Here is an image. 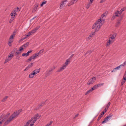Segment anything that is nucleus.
Returning <instances> with one entry per match:
<instances>
[{"label":"nucleus","instance_id":"1","mask_svg":"<svg viewBox=\"0 0 126 126\" xmlns=\"http://www.w3.org/2000/svg\"><path fill=\"white\" fill-rule=\"evenodd\" d=\"M106 16L104 14L102 15L100 18L98 19L92 27V29H93L96 28L95 31H98L100 28L101 26L104 22L105 20L103 18Z\"/></svg>","mask_w":126,"mask_h":126},{"label":"nucleus","instance_id":"2","mask_svg":"<svg viewBox=\"0 0 126 126\" xmlns=\"http://www.w3.org/2000/svg\"><path fill=\"white\" fill-rule=\"evenodd\" d=\"M41 117L40 115L36 114L33 117H32L31 119L27 122L24 126H32L33 125L34 123L39 118Z\"/></svg>","mask_w":126,"mask_h":126},{"label":"nucleus","instance_id":"3","mask_svg":"<svg viewBox=\"0 0 126 126\" xmlns=\"http://www.w3.org/2000/svg\"><path fill=\"white\" fill-rule=\"evenodd\" d=\"M16 31H14L10 36L8 42V45L9 46H12L11 43L13 41L14 37L16 34Z\"/></svg>","mask_w":126,"mask_h":126},{"label":"nucleus","instance_id":"4","mask_svg":"<svg viewBox=\"0 0 126 126\" xmlns=\"http://www.w3.org/2000/svg\"><path fill=\"white\" fill-rule=\"evenodd\" d=\"M20 10L18 7L16 8L14 10L11 12L10 14L11 16H16L17 15L16 12L19 11Z\"/></svg>","mask_w":126,"mask_h":126},{"label":"nucleus","instance_id":"5","mask_svg":"<svg viewBox=\"0 0 126 126\" xmlns=\"http://www.w3.org/2000/svg\"><path fill=\"white\" fill-rule=\"evenodd\" d=\"M116 33L110 35L109 38V40H110L112 42H113L115 40V39L116 36Z\"/></svg>","mask_w":126,"mask_h":126},{"label":"nucleus","instance_id":"6","mask_svg":"<svg viewBox=\"0 0 126 126\" xmlns=\"http://www.w3.org/2000/svg\"><path fill=\"white\" fill-rule=\"evenodd\" d=\"M96 80L95 78L94 77L90 79L87 82L88 85H89L91 84H93L95 82Z\"/></svg>","mask_w":126,"mask_h":126},{"label":"nucleus","instance_id":"7","mask_svg":"<svg viewBox=\"0 0 126 126\" xmlns=\"http://www.w3.org/2000/svg\"><path fill=\"white\" fill-rule=\"evenodd\" d=\"M18 115L15 112L11 116L9 117L12 120H13Z\"/></svg>","mask_w":126,"mask_h":126},{"label":"nucleus","instance_id":"8","mask_svg":"<svg viewBox=\"0 0 126 126\" xmlns=\"http://www.w3.org/2000/svg\"><path fill=\"white\" fill-rule=\"evenodd\" d=\"M66 68L65 66L63 65L60 68H59L57 71V72H61L65 69Z\"/></svg>","mask_w":126,"mask_h":126},{"label":"nucleus","instance_id":"9","mask_svg":"<svg viewBox=\"0 0 126 126\" xmlns=\"http://www.w3.org/2000/svg\"><path fill=\"white\" fill-rule=\"evenodd\" d=\"M121 14L122 13L120 11L117 10L115 12L114 14L116 17H118L121 15Z\"/></svg>","mask_w":126,"mask_h":126},{"label":"nucleus","instance_id":"10","mask_svg":"<svg viewBox=\"0 0 126 126\" xmlns=\"http://www.w3.org/2000/svg\"><path fill=\"white\" fill-rule=\"evenodd\" d=\"M113 42H112L110 40H109L108 41H107L106 43V46L107 47H110V45Z\"/></svg>","mask_w":126,"mask_h":126},{"label":"nucleus","instance_id":"11","mask_svg":"<svg viewBox=\"0 0 126 126\" xmlns=\"http://www.w3.org/2000/svg\"><path fill=\"white\" fill-rule=\"evenodd\" d=\"M32 51V50H31L28 51L27 53H23L22 54V56H23L27 57L29 55V54L31 53Z\"/></svg>","mask_w":126,"mask_h":126},{"label":"nucleus","instance_id":"12","mask_svg":"<svg viewBox=\"0 0 126 126\" xmlns=\"http://www.w3.org/2000/svg\"><path fill=\"white\" fill-rule=\"evenodd\" d=\"M70 63V59H67L65 63L63 64V65L65 66V67H66V66L68 65L69 63Z\"/></svg>","mask_w":126,"mask_h":126},{"label":"nucleus","instance_id":"13","mask_svg":"<svg viewBox=\"0 0 126 126\" xmlns=\"http://www.w3.org/2000/svg\"><path fill=\"white\" fill-rule=\"evenodd\" d=\"M12 121V120L9 117L8 119L5 122L3 125L5 126L7 125Z\"/></svg>","mask_w":126,"mask_h":126},{"label":"nucleus","instance_id":"14","mask_svg":"<svg viewBox=\"0 0 126 126\" xmlns=\"http://www.w3.org/2000/svg\"><path fill=\"white\" fill-rule=\"evenodd\" d=\"M40 69H37L33 70V72L35 74H37L40 71Z\"/></svg>","mask_w":126,"mask_h":126},{"label":"nucleus","instance_id":"15","mask_svg":"<svg viewBox=\"0 0 126 126\" xmlns=\"http://www.w3.org/2000/svg\"><path fill=\"white\" fill-rule=\"evenodd\" d=\"M67 0H65L63 1L62 3L60 5V8L62 9L64 6L65 5V4H64V2H66Z\"/></svg>","mask_w":126,"mask_h":126},{"label":"nucleus","instance_id":"16","mask_svg":"<svg viewBox=\"0 0 126 126\" xmlns=\"http://www.w3.org/2000/svg\"><path fill=\"white\" fill-rule=\"evenodd\" d=\"M35 76L36 75L32 71V73L29 74V77L30 78H32Z\"/></svg>","mask_w":126,"mask_h":126},{"label":"nucleus","instance_id":"17","mask_svg":"<svg viewBox=\"0 0 126 126\" xmlns=\"http://www.w3.org/2000/svg\"><path fill=\"white\" fill-rule=\"evenodd\" d=\"M109 119L108 118V117H107L104 119V120L102 122V124H104L106 123L108 121V120Z\"/></svg>","mask_w":126,"mask_h":126},{"label":"nucleus","instance_id":"18","mask_svg":"<svg viewBox=\"0 0 126 126\" xmlns=\"http://www.w3.org/2000/svg\"><path fill=\"white\" fill-rule=\"evenodd\" d=\"M38 6V4L37 3L36 4L34 5V8L33 9V11L35 12L37 10Z\"/></svg>","mask_w":126,"mask_h":126},{"label":"nucleus","instance_id":"19","mask_svg":"<svg viewBox=\"0 0 126 126\" xmlns=\"http://www.w3.org/2000/svg\"><path fill=\"white\" fill-rule=\"evenodd\" d=\"M119 67L118 66L116 67L114 69H113L111 71V72H114L116 71L117 70H118L119 69Z\"/></svg>","mask_w":126,"mask_h":126},{"label":"nucleus","instance_id":"20","mask_svg":"<svg viewBox=\"0 0 126 126\" xmlns=\"http://www.w3.org/2000/svg\"><path fill=\"white\" fill-rule=\"evenodd\" d=\"M11 59H12L11 58H10L9 57H8L6 59L4 63H6L7 62L11 60Z\"/></svg>","mask_w":126,"mask_h":126},{"label":"nucleus","instance_id":"21","mask_svg":"<svg viewBox=\"0 0 126 126\" xmlns=\"http://www.w3.org/2000/svg\"><path fill=\"white\" fill-rule=\"evenodd\" d=\"M92 3H91L89 2H88L86 8L87 9H88L92 5Z\"/></svg>","mask_w":126,"mask_h":126},{"label":"nucleus","instance_id":"22","mask_svg":"<svg viewBox=\"0 0 126 126\" xmlns=\"http://www.w3.org/2000/svg\"><path fill=\"white\" fill-rule=\"evenodd\" d=\"M14 54L12 53V52H11L8 55V57L12 59V58L14 57Z\"/></svg>","mask_w":126,"mask_h":126},{"label":"nucleus","instance_id":"23","mask_svg":"<svg viewBox=\"0 0 126 126\" xmlns=\"http://www.w3.org/2000/svg\"><path fill=\"white\" fill-rule=\"evenodd\" d=\"M39 55L37 53H36L34 55H33L32 56L33 58L35 59H36Z\"/></svg>","mask_w":126,"mask_h":126},{"label":"nucleus","instance_id":"24","mask_svg":"<svg viewBox=\"0 0 126 126\" xmlns=\"http://www.w3.org/2000/svg\"><path fill=\"white\" fill-rule=\"evenodd\" d=\"M29 44V42H27L26 44H25L23 45H22V47H26Z\"/></svg>","mask_w":126,"mask_h":126},{"label":"nucleus","instance_id":"25","mask_svg":"<svg viewBox=\"0 0 126 126\" xmlns=\"http://www.w3.org/2000/svg\"><path fill=\"white\" fill-rule=\"evenodd\" d=\"M22 109H20L17 111L16 112H15L17 115H18L19 114L22 112Z\"/></svg>","mask_w":126,"mask_h":126},{"label":"nucleus","instance_id":"26","mask_svg":"<svg viewBox=\"0 0 126 126\" xmlns=\"http://www.w3.org/2000/svg\"><path fill=\"white\" fill-rule=\"evenodd\" d=\"M16 16H12V17L10 19L9 22L10 23H11L13 20H14V19L15 18V17Z\"/></svg>","mask_w":126,"mask_h":126},{"label":"nucleus","instance_id":"27","mask_svg":"<svg viewBox=\"0 0 126 126\" xmlns=\"http://www.w3.org/2000/svg\"><path fill=\"white\" fill-rule=\"evenodd\" d=\"M45 104V102H43L42 103H41V104L39 105H38V107H39L38 108L36 109V110H37L38 109H39V108L41 107L42 106H43Z\"/></svg>","mask_w":126,"mask_h":126},{"label":"nucleus","instance_id":"28","mask_svg":"<svg viewBox=\"0 0 126 126\" xmlns=\"http://www.w3.org/2000/svg\"><path fill=\"white\" fill-rule=\"evenodd\" d=\"M6 120V117H4V119H2L1 121L0 122V126H1V125L2 124V122H4Z\"/></svg>","mask_w":126,"mask_h":126},{"label":"nucleus","instance_id":"29","mask_svg":"<svg viewBox=\"0 0 126 126\" xmlns=\"http://www.w3.org/2000/svg\"><path fill=\"white\" fill-rule=\"evenodd\" d=\"M32 59H34L33 58L32 56H31L29 57V59H28L27 60V62H29L30 61H31Z\"/></svg>","mask_w":126,"mask_h":126},{"label":"nucleus","instance_id":"30","mask_svg":"<svg viewBox=\"0 0 126 126\" xmlns=\"http://www.w3.org/2000/svg\"><path fill=\"white\" fill-rule=\"evenodd\" d=\"M126 62H125L124 63L120 65L119 66H118L119 67V68H120L121 67H122V66H124V65L126 64Z\"/></svg>","mask_w":126,"mask_h":126},{"label":"nucleus","instance_id":"31","mask_svg":"<svg viewBox=\"0 0 126 126\" xmlns=\"http://www.w3.org/2000/svg\"><path fill=\"white\" fill-rule=\"evenodd\" d=\"M126 9V7H125L122 8L121 9L120 11L122 13Z\"/></svg>","mask_w":126,"mask_h":126},{"label":"nucleus","instance_id":"32","mask_svg":"<svg viewBox=\"0 0 126 126\" xmlns=\"http://www.w3.org/2000/svg\"><path fill=\"white\" fill-rule=\"evenodd\" d=\"M33 63H30L27 67L29 69L32 66H33Z\"/></svg>","mask_w":126,"mask_h":126},{"label":"nucleus","instance_id":"33","mask_svg":"<svg viewBox=\"0 0 126 126\" xmlns=\"http://www.w3.org/2000/svg\"><path fill=\"white\" fill-rule=\"evenodd\" d=\"M98 88V85H97V84H96V85H94V86L92 88H93V90H94L95 89H96V88Z\"/></svg>","mask_w":126,"mask_h":126},{"label":"nucleus","instance_id":"34","mask_svg":"<svg viewBox=\"0 0 126 126\" xmlns=\"http://www.w3.org/2000/svg\"><path fill=\"white\" fill-rule=\"evenodd\" d=\"M46 3H47V1H44L43 2H42V4L40 5V6L41 7H42L43 5L46 4Z\"/></svg>","mask_w":126,"mask_h":126},{"label":"nucleus","instance_id":"35","mask_svg":"<svg viewBox=\"0 0 126 126\" xmlns=\"http://www.w3.org/2000/svg\"><path fill=\"white\" fill-rule=\"evenodd\" d=\"M44 51V50L43 49H42L40 50L39 52H38L37 53L39 55L41 54Z\"/></svg>","mask_w":126,"mask_h":126},{"label":"nucleus","instance_id":"36","mask_svg":"<svg viewBox=\"0 0 126 126\" xmlns=\"http://www.w3.org/2000/svg\"><path fill=\"white\" fill-rule=\"evenodd\" d=\"M104 83H100L97 84V85H98V87H100L102 86H103Z\"/></svg>","mask_w":126,"mask_h":126},{"label":"nucleus","instance_id":"37","mask_svg":"<svg viewBox=\"0 0 126 126\" xmlns=\"http://www.w3.org/2000/svg\"><path fill=\"white\" fill-rule=\"evenodd\" d=\"M8 97L7 96H5L3 98V99L1 100V101L4 102L5 101L6 99Z\"/></svg>","mask_w":126,"mask_h":126},{"label":"nucleus","instance_id":"38","mask_svg":"<svg viewBox=\"0 0 126 126\" xmlns=\"http://www.w3.org/2000/svg\"><path fill=\"white\" fill-rule=\"evenodd\" d=\"M92 37H91V35H89L88 37L86 38V40L87 41H89L90 39Z\"/></svg>","mask_w":126,"mask_h":126},{"label":"nucleus","instance_id":"39","mask_svg":"<svg viewBox=\"0 0 126 126\" xmlns=\"http://www.w3.org/2000/svg\"><path fill=\"white\" fill-rule=\"evenodd\" d=\"M112 116L113 114H109V115L107 116V117H108V118L109 119H110Z\"/></svg>","mask_w":126,"mask_h":126},{"label":"nucleus","instance_id":"40","mask_svg":"<svg viewBox=\"0 0 126 126\" xmlns=\"http://www.w3.org/2000/svg\"><path fill=\"white\" fill-rule=\"evenodd\" d=\"M16 51V49L15 48L11 52H12V53L14 54L15 53V52Z\"/></svg>","mask_w":126,"mask_h":126},{"label":"nucleus","instance_id":"41","mask_svg":"<svg viewBox=\"0 0 126 126\" xmlns=\"http://www.w3.org/2000/svg\"><path fill=\"white\" fill-rule=\"evenodd\" d=\"M110 102H109L107 105L106 106V108L108 109L109 108L110 106Z\"/></svg>","mask_w":126,"mask_h":126},{"label":"nucleus","instance_id":"42","mask_svg":"<svg viewBox=\"0 0 126 126\" xmlns=\"http://www.w3.org/2000/svg\"><path fill=\"white\" fill-rule=\"evenodd\" d=\"M4 114H3L1 115L0 116V120L2 119H2H4V117L3 118V117L4 116Z\"/></svg>","mask_w":126,"mask_h":126},{"label":"nucleus","instance_id":"43","mask_svg":"<svg viewBox=\"0 0 126 126\" xmlns=\"http://www.w3.org/2000/svg\"><path fill=\"white\" fill-rule=\"evenodd\" d=\"M40 26H38L36 27L34 29L36 31L40 27Z\"/></svg>","mask_w":126,"mask_h":126},{"label":"nucleus","instance_id":"44","mask_svg":"<svg viewBox=\"0 0 126 126\" xmlns=\"http://www.w3.org/2000/svg\"><path fill=\"white\" fill-rule=\"evenodd\" d=\"M36 32V31L34 29L31 31V32L32 34Z\"/></svg>","mask_w":126,"mask_h":126},{"label":"nucleus","instance_id":"45","mask_svg":"<svg viewBox=\"0 0 126 126\" xmlns=\"http://www.w3.org/2000/svg\"><path fill=\"white\" fill-rule=\"evenodd\" d=\"M116 17V16H115V15L114 14V15L111 18V20H114V18H115Z\"/></svg>","mask_w":126,"mask_h":126},{"label":"nucleus","instance_id":"46","mask_svg":"<svg viewBox=\"0 0 126 126\" xmlns=\"http://www.w3.org/2000/svg\"><path fill=\"white\" fill-rule=\"evenodd\" d=\"M20 51H19V50H18L16 52L15 55H17L19 54L20 53Z\"/></svg>","mask_w":126,"mask_h":126},{"label":"nucleus","instance_id":"47","mask_svg":"<svg viewBox=\"0 0 126 126\" xmlns=\"http://www.w3.org/2000/svg\"><path fill=\"white\" fill-rule=\"evenodd\" d=\"M120 21H118L117 22V24L116 25V27H118V26L120 24Z\"/></svg>","mask_w":126,"mask_h":126},{"label":"nucleus","instance_id":"48","mask_svg":"<svg viewBox=\"0 0 126 126\" xmlns=\"http://www.w3.org/2000/svg\"><path fill=\"white\" fill-rule=\"evenodd\" d=\"M95 30H96V29L95 30V31L94 32H92L91 33V35H93V36L94 35H95V32H96V31H95ZM96 32H97V31H96Z\"/></svg>","mask_w":126,"mask_h":126},{"label":"nucleus","instance_id":"49","mask_svg":"<svg viewBox=\"0 0 126 126\" xmlns=\"http://www.w3.org/2000/svg\"><path fill=\"white\" fill-rule=\"evenodd\" d=\"M23 49V47H22L21 46V47H19V50L20 51H21Z\"/></svg>","mask_w":126,"mask_h":126},{"label":"nucleus","instance_id":"50","mask_svg":"<svg viewBox=\"0 0 126 126\" xmlns=\"http://www.w3.org/2000/svg\"><path fill=\"white\" fill-rule=\"evenodd\" d=\"M102 117V116H101V115H100L99 116L98 119H97V121H98Z\"/></svg>","mask_w":126,"mask_h":126},{"label":"nucleus","instance_id":"51","mask_svg":"<svg viewBox=\"0 0 126 126\" xmlns=\"http://www.w3.org/2000/svg\"><path fill=\"white\" fill-rule=\"evenodd\" d=\"M53 122L52 121H50V123L48 124L47 125V126H50L51 125L52 123Z\"/></svg>","mask_w":126,"mask_h":126},{"label":"nucleus","instance_id":"52","mask_svg":"<svg viewBox=\"0 0 126 126\" xmlns=\"http://www.w3.org/2000/svg\"><path fill=\"white\" fill-rule=\"evenodd\" d=\"M53 122L52 121H50V123L48 124L47 125V126H50L51 125L52 123Z\"/></svg>","mask_w":126,"mask_h":126},{"label":"nucleus","instance_id":"53","mask_svg":"<svg viewBox=\"0 0 126 126\" xmlns=\"http://www.w3.org/2000/svg\"><path fill=\"white\" fill-rule=\"evenodd\" d=\"M126 81H125L124 80H123L122 81L121 83V85H123L125 82Z\"/></svg>","mask_w":126,"mask_h":126},{"label":"nucleus","instance_id":"54","mask_svg":"<svg viewBox=\"0 0 126 126\" xmlns=\"http://www.w3.org/2000/svg\"><path fill=\"white\" fill-rule=\"evenodd\" d=\"M105 113L104 112V111H103L102 112V113H101L100 115H101V116H102Z\"/></svg>","mask_w":126,"mask_h":126},{"label":"nucleus","instance_id":"55","mask_svg":"<svg viewBox=\"0 0 126 126\" xmlns=\"http://www.w3.org/2000/svg\"><path fill=\"white\" fill-rule=\"evenodd\" d=\"M23 40H24L23 38V37L22 38L19 40V42H21L23 41Z\"/></svg>","mask_w":126,"mask_h":126},{"label":"nucleus","instance_id":"56","mask_svg":"<svg viewBox=\"0 0 126 126\" xmlns=\"http://www.w3.org/2000/svg\"><path fill=\"white\" fill-rule=\"evenodd\" d=\"M89 91L90 93L91 92H92V91H93V88H91V89H90L89 90H88Z\"/></svg>","mask_w":126,"mask_h":126},{"label":"nucleus","instance_id":"57","mask_svg":"<svg viewBox=\"0 0 126 126\" xmlns=\"http://www.w3.org/2000/svg\"><path fill=\"white\" fill-rule=\"evenodd\" d=\"M29 69L28 68V67H27L25 68V69H24V71H26L27 70H28V69Z\"/></svg>","mask_w":126,"mask_h":126},{"label":"nucleus","instance_id":"58","mask_svg":"<svg viewBox=\"0 0 126 126\" xmlns=\"http://www.w3.org/2000/svg\"><path fill=\"white\" fill-rule=\"evenodd\" d=\"M10 113H8L4 117H6H6L8 116H9L10 115Z\"/></svg>","mask_w":126,"mask_h":126},{"label":"nucleus","instance_id":"59","mask_svg":"<svg viewBox=\"0 0 126 126\" xmlns=\"http://www.w3.org/2000/svg\"><path fill=\"white\" fill-rule=\"evenodd\" d=\"M108 110V109L106 108L103 111H104V112L105 113L107 111V110Z\"/></svg>","mask_w":126,"mask_h":126},{"label":"nucleus","instance_id":"60","mask_svg":"<svg viewBox=\"0 0 126 126\" xmlns=\"http://www.w3.org/2000/svg\"><path fill=\"white\" fill-rule=\"evenodd\" d=\"M73 4H72V3L71 2L68 4V6H70L71 5H72Z\"/></svg>","mask_w":126,"mask_h":126},{"label":"nucleus","instance_id":"61","mask_svg":"<svg viewBox=\"0 0 126 126\" xmlns=\"http://www.w3.org/2000/svg\"><path fill=\"white\" fill-rule=\"evenodd\" d=\"M90 93V92L89 91H88L85 93V95H87V94H88Z\"/></svg>","mask_w":126,"mask_h":126},{"label":"nucleus","instance_id":"62","mask_svg":"<svg viewBox=\"0 0 126 126\" xmlns=\"http://www.w3.org/2000/svg\"><path fill=\"white\" fill-rule=\"evenodd\" d=\"M32 33H31V31L29 32V33H28V35H29V36L30 35H32Z\"/></svg>","mask_w":126,"mask_h":126},{"label":"nucleus","instance_id":"63","mask_svg":"<svg viewBox=\"0 0 126 126\" xmlns=\"http://www.w3.org/2000/svg\"><path fill=\"white\" fill-rule=\"evenodd\" d=\"M105 1V0H101L100 1V3H102Z\"/></svg>","mask_w":126,"mask_h":126},{"label":"nucleus","instance_id":"64","mask_svg":"<svg viewBox=\"0 0 126 126\" xmlns=\"http://www.w3.org/2000/svg\"><path fill=\"white\" fill-rule=\"evenodd\" d=\"M124 80L126 81V77L123 76Z\"/></svg>","mask_w":126,"mask_h":126}]
</instances>
